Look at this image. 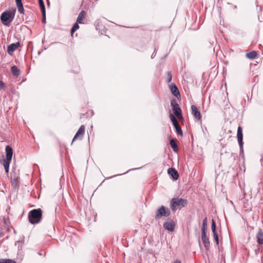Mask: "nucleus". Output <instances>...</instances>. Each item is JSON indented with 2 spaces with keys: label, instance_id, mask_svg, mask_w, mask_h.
Returning a JSON list of instances; mask_svg holds the SVG:
<instances>
[{
  "label": "nucleus",
  "instance_id": "nucleus-37",
  "mask_svg": "<svg viewBox=\"0 0 263 263\" xmlns=\"http://www.w3.org/2000/svg\"><path fill=\"white\" fill-rule=\"evenodd\" d=\"M4 236V233L2 231H0V238Z\"/></svg>",
  "mask_w": 263,
  "mask_h": 263
},
{
  "label": "nucleus",
  "instance_id": "nucleus-17",
  "mask_svg": "<svg viewBox=\"0 0 263 263\" xmlns=\"http://www.w3.org/2000/svg\"><path fill=\"white\" fill-rule=\"evenodd\" d=\"M86 15V12L84 10H82L78 15L77 19V22L79 24H84L83 20Z\"/></svg>",
  "mask_w": 263,
  "mask_h": 263
},
{
  "label": "nucleus",
  "instance_id": "nucleus-38",
  "mask_svg": "<svg viewBox=\"0 0 263 263\" xmlns=\"http://www.w3.org/2000/svg\"><path fill=\"white\" fill-rule=\"evenodd\" d=\"M155 56V54H154V52L153 53V54L151 55V58L153 59Z\"/></svg>",
  "mask_w": 263,
  "mask_h": 263
},
{
  "label": "nucleus",
  "instance_id": "nucleus-28",
  "mask_svg": "<svg viewBox=\"0 0 263 263\" xmlns=\"http://www.w3.org/2000/svg\"><path fill=\"white\" fill-rule=\"evenodd\" d=\"M39 4L41 8V11H45V7L44 5L43 0H39Z\"/></svg>",
  "mask_w": 263,
  "mask_h": 263
},
{
  "label": "nucleus",
  "instance_id": "nucleus-35",
  "mask_svg": "<svg viewBox=\"0 0 263 263\" xmlns=\"http://www.w3.org/2000/svg\"><path fill=\"white\" fill-rule=\"evenodd\" d=\"M170 118L171 121H173L174 119H176V118L172 114H170Z\"/></svg>",
  "mask_w": 263,
  "mask_h": 263
},
{
  "label": "nucleus",
  "instance_id": "nucleus-4",
  "mask_svg": "<svg viewBox=\"0 0 263 263\" xmlns=\"http://www.w3.org/2000/svg\"><path fill=\"white\" fill-rule=\"evenodd\" d=\"M171 214L170 209L162 205L160 206L157 211L155 215L156 219H159L162 217H168Z\"/></svg>",
  "mask_w": 263,
  "mask_h": 263
},
{
  "label": "nucleus",
  "instance_id": "nucleus-7",
  "mask_svg": "<svg viewBox=\"0 0 263 263\" xmlns=\"http://www.w3.org/2000/svg\"><path fill=\"white\" fill-rule=\"evenodd\" d=\"M85 133V126L83 125H82L77 132L76 133L75 136H74L72 143H73L75 140L77 139L81 140L84 135Z\"/></svg>",
  "mask_w": 263,
  "mask_h": 263
},
{
  "label": "nucleus",
  "instance_id": "nucleus-6",
  "mask_svg": "<svg viewBox=\"0 0 263 263\" xmlns=\"http://www.w3.org/2000/svg\"><path fill=\"white\" fill-rule=\"evenodd\" d=\"M24 245V241H17L15 243V246L17 247L18 251L17 253V257L20 259H22L24 256V253L22 250L23 247Z\"/></svg>",
  "mask_w": 263,
  "mask_h": 263
},
{
  "label": "nucleus",
  "instance_id": "nucleus-1",
  "mask_svg": "<svg viewBox=\"0 0 263 263\" xmlns=\"http://www.w3.org/2000/svg\"><path fill=\"white\" fill-rule=\"evenodd\" d=\"M42 210L39 208L30 211L28 214L29 222L33 224L40 223L42 219Z\"/></svg>",
  "mask_w": 263,
  "mask_h": 263
},
{
  "label": "nucleus",
  "instance_id": "nucleus-2",
  "mask_svg": "<svg viewBox=\"0 0 263 263\" xmlns=\"http://www.w3.org/2000/svg\"><path fill=\"white\" fill-rule=\"evenodd\" d=\"M188 203L187 200L181 198H173L170 202V206L173 212L185 207Z\"/></svg>",
  "mask_w": 263,
  "mask_h": 263
},
{
  "label": "nucleus",
  "instance_id": "nucleus-8",
  "mask_svg": "<svg viewBox=\"0 0 263 263\" xmlns=\"http://www.w3.org/2000/svg\"><path fill=\"white\" fill-rule=\"evenodd\" d=\"M171 106L175 115L181 111V108L175 99L171 100Z\"/></svg>",
  "mask_w": 263,
  "mask_h": 263
},
{
  "label": "nucleus",
  "instance_id": "nucleus-5",
  "mask_svg": "<svg viewBox=\"0 0 263 263\" xmlns=\"http://www.w3.org/2000/svg\"><path fill=\"white\" fill-rule=\"evenodd\" d=\"M237 140L239 144V145L240 146V153H243V134H242V128L240 126H239L237 128Z\"/></svg>",
  "mask_w": 263,
  "mask_h": 263
},
{
  "label": "nucleus",
  "instance_id": "nucleus-15",
  "mask_svg": "<svg viewBox=\"0 0 263 263\" xmlns=\"http://www.w3.org/2000/svg\"><path fill=\"white\" fill-rule=\"evenodd\" d=\"M256 237L257 243L260 245H263V231L261 229H259Z\"/></svg>",
  "mask_w": 263,
  "mask_h": 263
},
{
  "label": "nucleus",
  "instance_id": "nucleus-27",
  "mask_svg": "<svg viewBox=\"0 0 263 263\" xmlns=\"http://www.w3.org/2000/svg\"><path fill=\"white\" fill-rule=\"evenodd\" d=\"M0 263H16L14 260L10 259H0Z\"/></svg>",
  "mask_w": 263,
  "mask_h": 263
},
{
  "label": "nucleus",
  "instance_id": "nucleus-20",
  "mask_svg": "<svg viewBox=\"0 0 263 263\" xmlns=\"http://www.w3.org/2000/svg\"><path fill=\"white\" fill-rule=\"evenodd\" d=\"M170 145L175 152H177L178 147L177 144V140L176 139H172L170 140Z\"/></svg>",
  "mask_w": 263,
  "mask_h": 263
},
{
  "label": "nucleus",
  "instance_id": "nucleus-10",
  "mask_svg": "<svg viewBox=\"0 0 263 263\" xmlns=\"http://www.w3.org/2000/svg\"><path fill=\"white\" fill-rule=\"evenodd\" d=\"M191 109L192 114L194 115V117L197 120H200L201 119V115L200 112L198 110L196 106L192 105L191 106Z\"/></svg>",
  "mask_w": 263,
  "mask_h": 263
},
{
  "label": "nucleus",
  "instance_id": "nucleus-21",
  "mask_svg": "<svg viewBox=\"0 0 263 263\" xmlns=\"http://www.w3.org/2000/svg\"><path fill=\"white\" fill-rule=\"evenodd\" d=\"M11 161H8L7 159L3 160L2 164L3 166L4 167V168L5 170V171L7 173L9 172V165L11 163Z\"/></svg>",
  "mask_w": 263,
  "mask_h": 263
},
{
  "label": "nucleus",
  "instance_id": "nucleus-9",
  "mask_svg": "<svg viewBox=\"0 0 263 263\" xmlns=\"http://www.w3.org/2000/svg\"><path fill=\"white\" fill-rule=\"evenodd\" d=\"M20 46L19 42L12 43L7 47V52L10 55H12L13 52Z\"/></svg>",
  "mask_w": 263,
  "mask_h": 263
},
{
  "label": "nucleus",
  "instance_id": "nucleus-25",
  "mask_svg": "<svg viewBox=\"0 0 263 263\" xmlns=\"http://www.w3.org/2000/svg\"><path fill=\"white\" fill-rule=\"evenodd\" d=\"M78 24H79V23H77L76 22V23L73 25V26H72V27L71 28V30H70V33H71V35L72 36L73 34V33L77 30L79 28V26L78 25Z\"/></svg>",
  "mask_w": 263,
  "mask_h": 263
},
{
  "label": "nucleus",
  "instance_id": "nucleus-31",
  "mask_svg": "<svg viewBox=\"0 0 263 263\" xmlns=\"http://www.w3.org/2000/svg\"><path fill=\"white\" fill-rule=\"evenodd\" d=\"M175 116L178 118L179 120L183 119V116L182 115V111L177 114Z\"/></svg>",
  "mask_w": 263,
  "mask_h": 263
},
{
  "label": "nucleus",
  "instance_id": "nucleus-32",
  "mask_svg": "<svg viewBox=\"0 0 263 263\" xmlns=\"http://www.w3.org/2000/svg\"><path fill=\"white\" fill-rule=\"evenodd\" d=\"M214 240H215V241L216 242V243L217 245H218L219 244V241H218V234H215V235H214Z\"/></svg>",
  "mask_w": 263,
  "mask_h": 263
},
{
  "label": "nucleus",
  "instance_id": "nucleus-33",
  "mask_svg": "<svg viewBox=\"0 0 263 263\" xmlns=\"http://www.w3.org/2000/svg\"><path fill=\"white\" fill-rule=\"evenodd\" d=\"M5 87V84L2 81H0V88L1 89H4Z\"/></svg>",
  "mask_w": 263,
  "mask_h": 263
},
{
  "label": "nucleus",
  "instance_id": "nucleus-3",
  "mask_svg": "<svg viewBox=\"0 0 263 263\" xmlns=\"http://www.w3.org/2000/svg\"><path fill=\"white\" fill-rule=\"evenodd\" d=\"M15 9L13 11L4 12L1 16L2 23L6 26H10L15 16Z\"/></svg>",
  "mask_w": 263,
  "mask_h": 263
},
{
  "label": "nucleus",
  "instance_id": "nucleus-11",
  "mask_svg": "<svg viewBox=\"0 0 263 263\" xmlns=\"http://www.w3.org/2000/svg\"><path fill=\"white\" fill-rule=\"evenodd\" d=\"M168 174L172 176V178L174 180H176L179 178V174L178 172L175 170V168L171 167L167 170Z\"/></svg>",
  "mask_w": 263,
  "mask_h": 263
},
{
  "label": "nucleus",
  "instance_id": "nucleus-23",
  "mask_svg": "<svg viewBox=\"0 0 263 263\" xmlns=\"http://www.w3.org/2000/svg\"><path fill=\"white\" fill-rule=\"evenodd\" d=\"M11 71L13 74L15 76L18 77L20 74V70L16 66H13L11 67Z\"/></svg>",
  "mask_w": 263,
  "mask_h": 263
},
{
  "label": "nucleus",
  "instance_id": "nucleus-24",
  "mask_svg": "<svg viewBox=\"0 0 263 263\" xmlns=\"http://www.w3.org/2000/svg\"><path fill=\"white\" fill-rule=\"evenodd\" d=\"M174 126L176 129V132L177 134H178V135L182 136L183 135V133H182V130L180 126L179 125V123L174 125Z\"/></svg>",
  "mask_w": 263,
  "mask_h": 263
},
{
  "label": "nucleus",
  "instance_id": "nucleus-34",
  "mask_svg": "<svg viewBox=\"0 0 263 263\" xmlns=\"http://www.w3.org/2000/svg\"><path fill=\"white\" fill-rule=\"evenodd\" d=\"M172 122L173 123V125H175L178 123L176 119H174L173 121H172Z\"/></svg>",
  "mask_w": 263,
  "mask_h": 263
},
{
  "label": "nucleus",
  "instance_id": "nucleus-14",
  "mask_svg": "<svg viewBox=\"0 0 263 263\" xmlns=\"http://www.w3.org/2000/svg\"><path fill=\"white\" fill-rule=\"evenodd\" d=\"M6 159L8 161H11L12 155H13V150L12 148L9 146L7 145L6 147Z\"/></svg>",
  "mask_w": 263,
  "mask_h": 263
},
{
  "label": "nucleus",
  "instance_id": "nucleus-16",
  "mask_svg": "<svg viewBox=\"0 0 263 263\" xmlns=\"http://www.w3.org/2000/svg\"><path fill=\"white\" fill-rule=\"evenodd\" d=\"M175 223L174 222H173L172 221L170 222H164L163 224L164 228L169 231H171V232H172L174 231V230L175 229Z\"/></svg>",
  "mask_w": 263,
  "mask_h": 263
},
{
  "label": "nucleus",
  "instance_id": "nucleus-12",
  "mask_svg": "<svg viewBox=\"0 0 263 263\" xmlns=\"http://www.w3.org/2000/svg\"><path fill=\"white\" fill-rule=\"evenodd\" d=\"M201 239L205 249L208 250L210 248V242L209 238L206 237V234H201Z\"/></svg>",
  "mask_w": 263,
  "mask_h": 263
},
{
  "label": "nucleus",
  "instance_id": "nucleus-30",
  "mask_svg": "<svg viewBox=\"0 0 263 263\" xmlns=\"http://www.w3.org/2000/svg\"><path fill=\"white\" fill-rule=\"evenodd\" d=\"M41 12H42V14L43 15L42 22L43 23H46V12H45V11H41Z\"/></svg>",
  "mask_w": 263,
  "mask_h": 263
},
{
  "label": "nucleus",
  "instance_id": "nucleus-13",
  "mask_svg": "<svg viewBox=\"0 0 263 263\" xmlns=\"http://www.w3.org/2000/svg\"><path fill=\"white\" fill-rule=\"evenodd\" d=\"M170 89L172 94L176 97H180L179 91L175 84H172L170 85Z\"/></svg>",
  "mask_w": 263,
  "mask_h": 263
},
{
  "label": "nucleus",
  "instance_id": "nucleus-29",
  "mask_svg": "<svg viewBox=\"0 0 263 263\" xmlns=\"http://www.w3.org/2000/svg\"><path fill=\"white\" fill-rule=\"evenodd\" d=\"M172 79V75L171 72H167V82L170 83Z\"/></svg>",
  "mask_w": 263,
  "mask_h": 263
},
{
  "label": "nucleus",
  "instance_id": "nucleus-36",
  "mask_svg": "<svg viewBox=\"0 0 263 263\" xmlns=\"http://www.w3.org/2000/svg\"><path fill=\"white\" fill-rule=\"evenodd\" d=\"M173 263H181L180 260L176 259Z\"/></svg>",
  "mask_w": 263,
  "mask_h": 263
},
{
  "label": "nucleus",
  "instance_id": "nucleus-19",
  "mask_svg": "<svg viewBox=\"0 0 263 263\" xmlns=\"http://www.w3.org/2000/svg\"><path fill=\"white\" fill-rule=\"evenodd\" d=\"M257 52L256 51L253 50L247 53L246 56L249 59L254 60L257 58Z\"/></svg>",
  "mask_w": 263,
  "mask_h": 263
},
{
  "label": "nucleus",
  "instance_id": "nucleus-26",
  "mask_svg": "<svg viewBox=\"0 0 263 263\" xmlns=\"http://www.w3.org/2000/svg\"><path fill=\"white\" fill-rule=\"evenodd\" d=\"M211 229L213 233V235L217 234L216 231V224L213 219L212 220Z\"/></svg>",
  "mask_w": 263,
  "mask_h": 263
},
{
  "label": "nucleus",
  "instance_id": "nucleus-18",
  "mask_svg": "<svg viewBox=\"0 0 263 263\" xmlns=\"http://www.w3.org/2000/svg\"><path fill=\"white\" fill-rule=\"evenodd\" d=\"M16 3V7L18 9V11L21 14H24V9L23 7V5L22 2V0H15Z\"/></svg>",
  "mask_w": 263,
  "mask_h": 263
},
{
  "label": "nucleus",
  "instance_id": "nucleus-22",
  "mask_svg": "<svg viewBox=\"0 0 263 263\" xmlns=\"http://www.w3.org/2000/svg\"><path fill=\"white\" fill-rule=\"evenodd\" d=\"M207 228V217H205L202 221V228L201 230V234H206Z\"/></svg>",
  "mask_w": 263,
  "mask_h": 263
}]
</instances>
